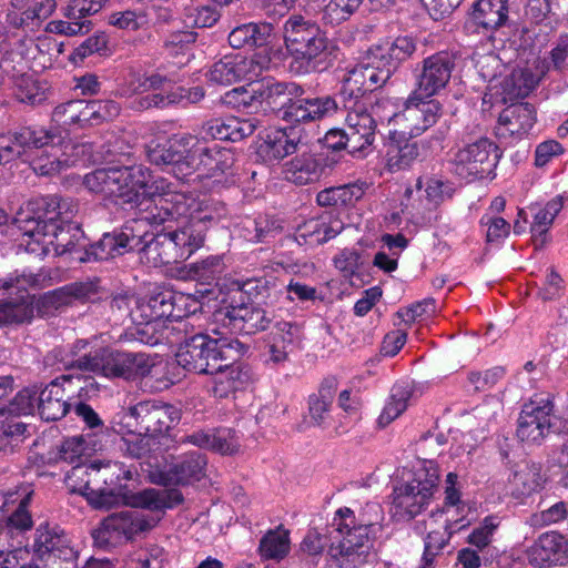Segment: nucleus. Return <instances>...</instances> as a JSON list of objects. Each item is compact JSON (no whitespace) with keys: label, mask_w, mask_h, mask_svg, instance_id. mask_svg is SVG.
Listing matches in <instances>:
<instances>
[{"label":"nucleus","mask_w":568,"mask_h":568,"mask_svg":"<svg viewBox=\"0 0 568 568\" xmlns=\"http://www.w3.org/2000/svg\"><path fill=\"white\" fill-rule=\"evenodd\" d=\"M283 37L292 58L291 71L297 74L324 72L338 60L341 49L336 41L303 16L293 14L286 20Z\"/></svg>","instance_id":"1"},{"label":"nucleus","mask_w":568,"mask_h":568,"mask_svg":"<svg viewBox=\"0 0 568 568\" xmlns=\"http://www.w3.org/2000/svg\"><path fill=\"white\" fill-rule=\"evenodd\" d=\"M131 479L132 473L120 463L91 464L87 468H72L68 485L71 493L84 496L93 508L109 509L118 505L131 507L136 494L128 485Z\"/></svg>","instance_id":"2"},{"label":"nucleus","mask_w":568,"mask_h":568,"mask_svg":"<svg viewBox=\"0 0 568 568\" xmlns=\"http://www.w3.org/2000/svg\"><path fill=\"white\" fill-rule=\"evenodd\" d=\"M245 345L239 339L212 338L199 333L184 341L175 355L180 366L196 374H212L226 367L230 361H237Z\"/></svg>","instance_id":"3"},{"label":"nucleus","mask_w":568,"mask_h":568,"mask_svg":"<svg viewBox=\"0 0 568 568\" xmlns=\"http://www.w3.org/2000/svg\"><path fill=\"white\" fill-rule=\"evenodd\" d=\"M150 178V170L143 165L111 166L88 173L83 184L92 193L135 209L144 200L141 189L146 186V180Z\"/></svg>","instance_id":"4"},{"label":"nucleus","mask_w":568,"mask_h":568,"mask_svg":"<svg viewBox=\"0 0 568 568\" xmlns=\"http://www.w3.org/2000/svg\"><path fill=\"white\" fill-rule=\"evenodd\" d=\"M71 367L108 378L135 381L151 374L154 363L144 353L100 348L73 361Z\"/></svg>","instance_id":"5"},{"label":"nucleus","mask_w":568,"mask_h":568,"mask_svg":"<svg viewBox=\"0 0 568 568\" xmlns=\"http://www.w3.org/2000/svg\"><path fill=\"white\" fill-rule=\"evenodd\" d=\"M200 234L201 231L194 226L152 233L141 246L140 261L152 267L185 261L199 250Z\"/></svg>","instance_id":"6"},{"label":"nucleus","mask_w":568,"mask_h":568,"mask_svg":"<svg viewBox=\"0 0 568 568\" xmlns=\"http://www.w3.org/2000/svg\"><path fill=\"white\" fill-rule=\"evenodd\" d=\"M144 200L136 206L140 213H145V219L155 225L166 221L178 220L189 213L194 200L185 192L176 191L168 180L160 178L141 189Z\"/></svg>","instance_id":"7"},{"label":"nucleus","mask_w":568,"mask_h":568,"mask_svg":"<svg viewBox=\"0 0 568 568\" xmlns=\"http://www.w3.org/2000/svg\"><path fill=\"white\" fill-rule=\"evenodd\" d=\"M160 520L161 516L144 515L134 509L115 511L103 518L91 535L95 547L109 549L134 540Z\"/></svg>","instance_id":"8"},{"label":"nucleus","mask_w":568,"mask_h":568,"mask_svg":"<svg viewBox=\"0 0 568 568\" xmlns=\"http://www.w3.org/2000/svg\"><path fill=\"white\" fill-rule=\"evenodd\" d=\"M182 418V409L158 399L140 400L123 413L125 426L136 435L156 438L168 435Z\"/></svg>","instance_id":"9"},{"label":"nucleus","mask_w":568,"mask_h":568,"mask_svg":"<svg viewBox=\"0 0 568 568\" xmlns=\"http://www.w3.org/2000/svg\"><path fill=\"white\" fill-rule=\"evenodd\" d=\"M439 481L438 468L433 462L416 469L414 477L393 491L395 515L403 520H410L429 504Z\"/></svg>","instance_id":"10"},{"label":"nucleus","mask_w":568,"mask_h":568,"mask_svg":"<svg viewBox=\"0 0 568 568\" xmlns=\"http://www.w3.org/2000/svg\"><path fill=\"white\" fill-rule=\"evenodd\" d=\"M65 140L64 130L50 126H23L8 135L0 136V164L20 159L32 149L57 148Z\"/></svg>","instance_id":"11"},{"label":"nucleus","mask_w":568,"mask_h":568,"mask_svg":"<svg viewBox=\"0 0 568 568\" xmlns=\"http://www.w3.org/2000/svg\"><path fill=\"white\" fill-rule=\"evenodd\" d=\"M216 322L234 334L253 335L266 331L274 316L256 303L245 302L243 297L232 296L231 301L214 313Z\"/></svg>","instance_id":"12"},{"label":"nucleus","mask_w":568,"mask_h":568,"mask_svg":"<svg viewBox=\"0 0 568 568\" xmlns=\"http://www.w3.org/2000/svg\"><path fill=\"white\" fill-rule=\"evenodd\" d=\"M455 67L456 55L449 51H439L423 59L415 70L416 88L407 102L412 104L438 94L449 83Z\"/></svg>","instance_id":"13"},{"label":"nucleus","mask_w":568,"mask_h":568,"mask_svg":"<svg viewBox=\"0 0 568 568\" xmlns=\"http://www.w3.org/2000/svg\"><path fill=\"white\" fill-rule=\"evenodd\" d=\"M194 136L189 134L173 135L163 141L152 140L145 145V154L150 163L172 173L176 179L184 180L192 175L190 154Z\"/></svg>","instance_id":"14"},{"label":"nucleus","mask_w":568,"mask_h":568,"mask_svg":"<svg viewBox=\"0 0 568 568\" xmlns=\"http://www.w3.org/2000/svg\"><path fill=\"white\" fill-rule=\"evenodd\" d=\"M465 145L454 155L455 172L463 178H483L493 172L503 152L490 139H464Z\"/></svg>","instance_id":"15"},{"label":"nucleus","mask_w":568,"mask_h":568,"mask_svg":"<svg viewBox=\"0 0 568 568\" xmlns=\"http://www.w3.org/2000/svg\"><path fill=\"white\" fill-rule=\"evenodd\" d=\"M554 419V403L549 395H535L525 404L518 418L517 437L540 445L549 435Z\"/></svg>","instance_id":"16"},{"label":"nucleus","mask_w":568,"mask_h":568,"mask_svg":"<svg viewBox=\"0 0 568 568\" xmlns=\"http://www.w3.org/2000/svg\"><path fill=\"white\" fill-rule=\"evenodd\" d=\"M189 296L172 290H154L136 305V313L145 323L162 318L179 321L193 311L186 308Z\"/></svg>","instance_id":"17"},{"label":"nucleus","mask_w":568,"mask_h":568,"mask_svg":"<svg viewBox=\"0 0 568 568\" xmlns=\"http://www.w3.org/2000/svg\"><path fill=\"white\" fill-rule=\"evenodd\" d=\"M24 280H0V326L22 324L33 317V305L24 287Z\"/></svg>","instance_id":"18"},{"label":"nucleus","mask_w":568,"mask_h":568,"mask_svg":"<svg viewBox=\"0 0 568 568\" xmlns=\"http://www.w3.org/2000/svg\"><path fill=\"white\" fill-rule=\"evenodd\" d=\"M98 292L99 286L92 281L69 283L41 295L37 301V310L41 315H53L77 302L93 301Z\"/></svg>","instance_id":"19"},{"label":"nucleus","mask_w":568,"mask_h":568,"mask_svg":"<svg viewBox=\"0 0 568 568\" xmlns=\"http://www.w3.org/2000/svg\"><path fill=\"white\" fill-rule=\"evenodd\" d=\"M54 205H58L54 194L30 200L16 216L18 227L31 237H38L48 229L53 230L58 224Z\"/></svg>","instance_id":"20"},{"label":"nucleus","mask_w":568,"mask_h":568,"mask_svg":"<svg viewBox=\"0 0 568 568\" xmlns=\"http://www.w3.org/2000/svg\"><path fill=\"white\" fill-rule=\"evenodd\" d=\"M206 456L199 452H190L165 469L153 475V483L161 486H186L200 481L205 476Z\"/></svg>","instance_id":"21"},{"label":"nucleus","mask_w":568,"mask_h":568,"mask_svg":"<svg viewBox=\"0 0 568 568\" xmlns=\"http://www.w3.org/2000/svg\"><path fill=\"white\" fill-rule=\"evenodd\" d=\"M189 159L192 174L196 170L203 169L210 176L227 172L235 161L231 149L223 148L217 143H207L202 136L194 138Z\"/></svg>","instance_id":"22"},{"label":"nucleus","mask_w":568,"mask_h":568,"mask_svg":"<svg viewBox=\"0 0 568 568\" xmlns=\"http://www.w3.org/2000/svg\"><path fill=\"white\" fill-rule=\"evenodd\" d=\"M258 113H284L294 98L304 94V89L294 83L267 79L255 82Z\"/></svg>","instance_id":"23"},{"label":"nucleus","mask_w":568,"mask_h":568,"mask_svg":"<svg viewBox=\"0 0 568 568\" xmlns=\"http://www.w3.org/2000/svg\"><path fill=\"white\" fill-rule=\"evenodd\" d=\"M530 565L537 568L568 564V540L557 531L541 534L527 550Z\"/></svg>","instance_id":"24"},{"label":"nucleus","mask_w":568,"mask_h":568,"mask_svg":"<svg viewBox=\"0 0 568 568\" xmlns=\"http://www.w3.org/2000/svg\"><path fill=\"white\" fill-rule=\"evenodd\" d=\"M303 145V130L298 126H287L267 133L258 146V154L265 162L272 163L298 152Z\"/></svg>","instance_id":"25"},{"label":"nucleus","mask_w":568,"mask_h":568,"mask_svg":"<svg viewBox=\"0 0 568 568\" xmlns=\"http://www.w3.org/2000/svg\"><path fill=\"white\" fill-rule=\"evenodd\" d=\"M337 108V101L329 95L314 98L300 95L285 108L282 119L294 123L312 122L334 113Z\"/></svg>","instance_id":"26"},{"label":"nucleus","mask_w":568,"mask_h":568,"mask_svg":"<svg viewBox=\"0 0 568 568\" xmlns=\"http://www.w3.org/2000/svg\"><path fill=\"white\" fill-rule=\"evenodd\" d=\"M344 128L351 140V154L362 156L375 141L376 120L365 109L353 110L348 111Z\"/></svg>","instance_id":"27"},{"label":"nucleus","mask_w":568,"mask_h":568,"mask_svg":"<svg viewBox=\"0 0 568 568\" xmlns=\"http://www.w3.org/2000/svg\"><path fill=\"white\" fill-rule=\"evenodd\" d=\"M468 22L485 32H495L508 26V0H477L468 11Z\"/></svg>","instance_id":"28"},{"label":"nucleus","mask_w":568,"mask_h":568,"mask_svg":"<svg viewBox=\"0 0 568 568\" xmlns=\"http://www.w3.org/2000/svg\"><path fill=\"white\" fill-rule=\"evenodd\" d=\"M536 122V111L528 102L513 103L499 114L496 134L499 138L520 139L527 134Z\"/></svg>","instance_id":"29"},{"label":"nucleus","mask_w":568,"mask_h":568,"mask_svg":"<svg viewBox=\"0 0 568 568\" xmlns=\"http://www.w3.org/2000/svg\"><path fill=\"white\" fill-rule=\"evenodd\" d=\"M429 518V526L426 527L429 530L424 539L423 568H433L436 557L442 556L449 546L453 534L452 525L444 518L443 510L432 511Z\"/></svg>","instance_id":"30"},{"label":"nucleus","mask_w":568,"mask_h":568,"mask_svg":"<svg viewBox=\"0 0 568 568\" xmlns=\"http://www.w3.org/2000/svg\"><path fill=\"white\" fill-rule=\"evenodd\" d=\"M61 376L51 381L37 396V408L41 419L55 422L63 418L71 409Z\"/></svg>","instance_id":"31"},{"label":"nucleus","mask_w":568,"mask_h":568,"mask_svg":"<svg viewBox=\"0 0 568 568\" xmlns=\"http://www.w3.org/2000/svg\"><path fill=\"white\" fill-rule=\"evenodd\" d=\"M237 294L247 296L250 303H256L257 306H274L282 298H290L285 295V284L273 276L250 278L243 282Z\"/></svg>","instance_id":"32"},{"label":"nucleus","mask_w":568,"mask_h":568,"mask_svg":"<svg viewBox=\"0 0 568 568\" xmlns=\"http://www.w3.org/2000/svg\"><path fill=\"white\" fill-rule=\"evenodd\" d=\"M325 168V159L322 154L303 152L284 164V174L287 181L305 185L318 181Z\"/></svg>","instance_id":"33"},{"label":"nucleus","mask_w":568,"mask_h":568,"mask_svg":"<svg viewBox=\"0 0 568 568\" xmlns=\"http://www.w3.org/2000/svg\"><path fill=\"white\" fill-rule=\"evenodd\" d=\"M255 126L237 118L211 119L205 121L199 134L202 139L237 142L253 134Z\"/></svg>","instance_id":"34"},{"label":"nucleus","mask_w":568,"mask_h":568,"mask_svg":"<svg viewBox=\"0 0 568 568\" xmlns=\"http://www.w3.org/2000/svg\"><path fill=\"white\" fill-rule=\"evenodd\" d=\"M48 237V244L52 245L58 255L67 253L80 255L85 247V236L78 223L57 224L53 230L48 229L38 237Z\"/></svg>","instance_id":"35"},{"label":"nucleus","mask_w":568,"mask_h":568,"mask_svg":"<svg viewBox=\"0 0 568 568\" xmlns=\"http://www.w3.org/2000/svg\"><path fill=\"white\" fill-rule=\"evenodd\" d=\"M385 158L392 171L406 169L419 156L416 141L406 138L403 133L392 132L385 143Z\"/></svg>","instance_id":"36"},{"label":"nucleus","mask_w":568,"mask_h":568,"mask_svg":"<svg viewBox=\"0 0 568 568\" xmlns=\"http://www.w3.org/2000/svg\"><path fill=\"white\" fill-rule=\"evenodd\" d=\"M252 65L253 60L241 55H225L211 67L207 78L213 83L230 85L250 79L247 74Z\"/></svg>","instance_id":"37"},{"label":"nucleus","mask_w":568,"mask_h":568,"mask_svg":"<svg viewBox=\"0 0 568 568\" xmlns=\"http://www.w3.org/2000/svg\"><path fill=\"white\" fill-rule=\"evenodd\" d=\"M183 501V494L176 488L163 490L146 488L138 491L130 503L131 508H142L152 513H160L162 517L165 509L174 508Z\"/></svg>","instance_id":"38"},{"label":"nucleus","mask_w":568,"mask_h":568,"mask_svg":"<svg viewBox=\"0 0 568 568\" xmlns=\"http://www.w3.org/2000/svg\"><path fill=\"white\" fill-rule=\"evenodd\" d=\"M334 525H337V531L344 539L352 540L354 545H369V551L373 549V538L371 529L373 523L359 520L357 521L354 511L347 507L339 508L334 518Z\"/></svg>","instance_id":"39"},{"label":"nucleus","mask_w":568,"mask_h":568,"mask_svg":"<svg viewBox=\"0 0 568 568\" xmlns=\"http://www.w3.org/2000/svg\"><path fill=\"white\" fill-rule=\"evenodd\" d=\"M213 375V393L216 397L226 398L230 394L241 390L250 383L251 376L247 369H243L236 361L226 363Z\"/></svg>","instance_id":"40"},{"label":"nucleus","mask_w":568,"mask_h":568,"mask_svg":"<svg viewBox=\"0 0 568 568\" xmlns=\"http://www.w3.org/2000/svg\"><path fill=\"white\" fill-rule=\"evenodd\" d=\"M338 382L329 376L322 381L316 393L308 397V414L313 425L324 427L329 418V409L337 392Z\"/></svg>","instance_id":"41"},{"label":"nucleus","mask_w":568,"mask_h":568,"mask_svg":"<svg viewBox=\"0 0 568 568\" xmlns=\"http://www.w3.org/2000/svg\"><path fill=\"white\" fill-rule=\"evenodd\" d=\"M328 552L339 568H358L373 556L369 545H354L352 540L339 538L331 544Z\"/></svg>","instance_id":"42"},{"label":"nucleus","mask_w":568,"mask_h":568,"mask_svg":"<svg viewBox=\"0 0 568 568\" xmlns=\"http://www.w3.org/2000/svg\"><path fill=\"white\" fill-rule=\"evenodd\" d=\"M273 30L272 23H245L231 31L229 43L235 49L263 47L273 34Z\"/></svg>","instance_id":"43"},{"label":"nucleus","mask_w":568,"mask_h":568,"mask_svg":"<svg viewBox=\"0 0 568 568\" xmlns=\"http://www.w3.org/2000/svg\"><path fill=\"white\" fill-rule=\"evenodd\" d=\"M378 88L388 83L398 70V67L388 57L381 45H375L367 51L366 62L362 63Z\"/></svg>","instance_id":"44"},{"label":"nucleus","mask_w":568,"mask_h":568,"mask_svg":"<svg viewBox=\"0 0 568 568\" xmlns=\"http://www.w3.org/2000/svg\"><path fill=\"white\" fill-rule=\"evenodd\" d=\"M124 252L123 244L120 243L115 233H105L101 240L93 244H88L85 239V247L79 256H74V260L80 263L108 261L116 255H122Z\"/></svg>","instance_id":"45"},{"label":"nucleus","mask_w":568,"mask_h":568,"mask_svg":"<svg viewBox=\"0 0 568 568\" xmlns=\"http://www.w3.org/2000/svg\"><path fill=\"white\" fill-rule=\"evenodd\" d=\"M545 479L541 474V466L537 463H526L515 470L510 483L516 496H529L542 487Z\"/></svg>","instance_id":"46"},{"label":"nucleus","mask_w":568,"mask_h":568,"mask_svg":"<svg viewBox=\"0 0 568 568\" xmlns=\"http://www.w3.org/2000/svg\"><path fill=\"white\" fill-rule=\"evenodd\" d=\"M141 214L142 216L125 222L122 230L115 233L120 243L123 244L125 252L136 251L139 253L142 248L140 246H142L152 234L145 230V226L151 223L145 219V213Z\"/></svg>","instance_id":"47"},{"label":"nucleus","mask_w":568,"mask_h":568,"mask_svg":"<svg viewBox=\"0 0 568 568\" xmlns=\"http://www.w3.org/2000/svg\"><path fill=\"white\" fill-rule=\"evenodd\" d=\"M364 194L361 186L345 184L322 190L317 193L316 201L321 206H347L358 201Z\"/></svg>","instance_id":"48"},{"label":"nucleus","mask_w":568,"mask_h":568,"mask_svg":"<svg viewBox=\"0 0 568 568\" xmlns=\"http://www.w3.org/2000/svg\"><path fill=\"white\" fill-rule=\"evenodd\" d=\"M222 102L239 112L258 113L257 90L255 83L247 87H239L227 91L222 97Z\"/></svg>","instance_id":"49"},{"label":"nucleus","mask_w":568,"mask_h":568,"mask_svg":"<svg viewBox=\"0 0 568 568\" xmlns=\"http://www.w3.org/2000/svg\"><path fill=\"white\" fill-rule=\"evenodd\" d=\"M290 550L288 531L275 529L267 531L260 540L258 551L266 559H282Z\"/></svg>","instance_id":"50"},{"label":"nucleus","mask_w":568,"mask_h":568,"mask_svg":"<svg viewBox=\"0 0 568 568\" xmlns=\"http://www.w3.org/2000/svg\"><path fill=\"white\" fill-rule=\"evenodd\" d=\"M65 537L62 530L50 528L49 524H41L36 530L33 551L36 556L43 560L45 556L51 557L55 548Z\"/></svg>","instance_id":"51"},{"label":"nucleus","mask_w":568,"mask_h":568,"mask_svg":"<svg viewBox=\"0 0 568 568\" xmlns=\"http://www.w3.org/2000/svg\"><path fill=\"white\" fill-rule=\"evenodd\" d=\"M410 396L412 392L408 388L403 386L393 387L389 402L385 405L378 418L379 426L385 427L397 418L407 408Z\"/></svg>","instance_id":"52"},{"label":"nucleus","mask_w":568,"mask_h":568,"mask_svg":"<svg viewBox=\"0 0 568 568\" xmlns=\"http://www.w3.org/2000/svg\"><path fill=\"white\" fill-rule=\"evenodd\" d=\"M412 104L407 102V108L416 113V118L422 121L414 126L416 134H420L428 128L433 126L443 114V106L436 100H429L420 103Z\"/></svg>","instance_id":"53"},{"label":"nucleus","mask_w":568,"mask_h":568,"mask_svg":"<svg viewBox=\"0 0 568 568\" xmlns=\"http://www.w3.org/2000/svg\"><path fill=\"white\" fill-rule=\"evenodd\" d=\"M270 337L287 349L294 352L303 339V329L297 323L278 321L275 322Z\"/></svg>","instance_id":"54"},{"label":"nucleus","mask_w":568,"mask_h":568,"mask_svg":"<svg viewBox=\"0 0 568 568\" xmlns=\"http://www.w3.org/2000/svg\"><path fill=\"white\" fill-rule=\"evenodd\" d=\"M362 2L363 0H329L323 9L322 19L325 23L339 24L346 21Z\"/></svg>","instance_id":"55"},{"label":"nucleus","mask_w":568,"mask_h":568,"mask_svg":"<svg viewBox=\"0 0 568 568\" xmlns=\"http://www.w3.org/2000/svg\"><path fill=\"white\" fill-rule=\"evenodd\" d=\"M381 47L398 68L417 50L416 40L410 36H398L392 42Z\"/></svg>","instance_id":"56"},{"label":"nucleus","mask_w":568,"mask_h":568,"mask_svg":"<svg viewBox=\"0 0 568 568\" xmlns=\"http://www.w3.org/2000/svg\"><path fill=\"white\" fill-rule=\"evenodd\" d=\"M537 81L534 73L528 69L514 70L505 81V89L514 98H526L536 87Z\"/></svg>","instance_id":"57"},{"label":"nucleus","mask_w":568,"mask_h":568,"mask_svg":"<svg viewBox=\"0 0 568 568\" xmlns=\"http://www.w3.org/2000/svg\"><path fill=\"white\" fill-rule=\"evenodd\" d=\"M226 210L223 205L219 207L211 209L206 206L205 209L200 210L195 214H191V219L183 227L194 226L195 229L201 231V242L199 243V248L203 246L206 236L207 223L216 224L221 221L223 216H225Z\"/></svg>","instance_id":"58"},{"label":"nucleus","mask_w":568,"mask_h":568,"mask_svg":"<svg viewBox=\"0 0 568 568\" xmlns=\"http://www.w3.org/2000/svg\"><path fill=\"white\" fill-rule=\"evenodd\" d=\"M240 439L234 429L221 428L211 433L209 449L223 455H233L240 450Z\"/></svg>","instance_id":"59"},{"label":"nucleus","mask_w":568,"mask_h":568,"mask_svg":"<svg viewBox=\"0 0 568 568\" xmlns=\"http://www.w3.org/2000/svg\"><path fill=\"white\" fill-rule=\"evenodd\" d=\"M110 0H70L63 9L67 19L88 20V17L98 13Z\"/></svg>","instance_id":"60"},{"label":"nucleus","mask_w":568,"mask_h":568,"mask_svg":"<svg viewBox=\"0 0 568 568\" xmlns=\"http://www.w3.org/2000/svg\"><path fill=\"white\" fill-rule=\"evenodd\" d=\"M57 8L55 0H37L33 1L22 13L21 22L23 26H39L48 19Z\"/></svg>","instance_id":"61"},{"label":"nucleus","mask_w":568,"mask_h":568,"mask_svg":"<svg viewBox=\"0 0 568 568\" xmlns=\"http://www.w3.org/2000/svg\"><path fill=\"white\" fill-rule=\"evenodd\" d=\"M16 98L30 105H40L47 100V94L43 88L32 79H21L17 84L14 91Z\"/></svg>","instance_id":"62"},{"label":"nucleus","mask_w":568,"mask_h":568,"mask_svg":"<svg viewBox=\"0 0 568 568\" xmlns=\"http://www.w3.org/2000/svg\"><path fill=\"white\" fill-rule=\"evenodd\" d=\"M33 491H28L20 500L17 509L7 518V526L11 529L26 531L32 528L33 521L28 510Z\"/></svg>","instance_id":"63"},{"label":"nucleus","mask_w":568,"mask_h":568,"mask_svg":"<svg viewBox=\"0 0 568 568\" xmlns=\"http://www.w3.org/2000/svg\"><path fill=\"white\" fill-rule=\"evenodd\" d=\"M81 100H70L59 104L52 112V121L59 126H79Z\"/></svg>","instance_id":"64"}]
</instances>
